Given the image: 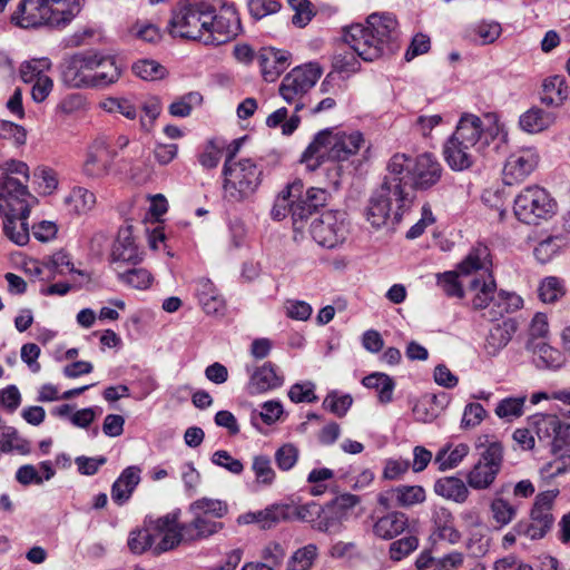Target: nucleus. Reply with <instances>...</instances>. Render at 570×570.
<instances>
[{
	"label": "nucleus",
	"mask_w": 570,
	"mask_h": 570,
	"mask_svg": "<svg viewBox=\"0 0 570 570\" xmlns=\"http://www.w3.org/2000/svg\"><path fill=\"white\" fill-rule=\"evenodd\" d=\"M213 21L204 37L205 45L220 46L238 36L242 30L239 17L233 6L227 7L223 12L217 13L213 4Z\"/></svg>",
	"instance_id": "obj_16"
},
{
	"label": "nucleus",
	"mask_w": 570,
	"mask_h": 570,
	"mask_svg": "<svg viewBox=\"0 0 570 570\" xmlns=\"http://www.w3.org/2000/svg\"><path fill=\"white\" fill-rule=\"evenodd\" d=\"M513 212L520 222L539 225L554 216L557 203L544 188L531 185L515 196Z\"/></svg>",
	"instance_id": "obj_8"
},
{
	"label": "nucleus",
	"mask_w": 570,
	"mask_h": 570,
	"mask_svg": "<svg viewBox=\"0 0 570 570\" xmlns=\"http://www.w3.org/2000/svg\"><path fill=\"white\" fill-rule=\"evenodd\" d=\"M490 266V250L483 244L474 246L459 264L461 276L466 278V292L472 296L474 309H483L490 303H495L497 284Z\"/></svg>",
	"instance_id": "obj_3"
},
{
	"label": "nucleus",
	"mask_w": 570,
	"mask_h": 570,
	"mask_svg": "<svg viewBox=\"0 0 570 570\" xmlns=\"http://www.w3.org/2000/svg\"><path fill=\"white\" fill-rule=\"evenodd\" d=\"M570 85L562 73L547 77L542 82L540 100L546 106L560 107L567 100Z\"/></svg>",
	"instance_id": "obj_29"
},
{
	"label": "nucleus",
	"mask_w": 570,
	"mask_h": 570,
	"mask_svg": "<svg viewBox=\"0 0 570 570\" xmlns=\"http://www.w3.org/2000/svg\"><path fill=\"white\" fill-rule=\"evenodd\" d=\"M114 158L115 153L110 149L106 139H96L89 147L87 158L83 163L85 175L91 178L106 176L109 173Z\"/></svg>",
	"instance_id": "obj_19"
},
{
	"label": "nucleus",
	"mask_w": 570,
	"mask_h": 570,
	"mask_svg": "<svg viewBox=\"0 0 570 570\" xmlns=\"http://www.w3.org/2000/svg\"><path fill=\"white\" fill-rule=\"evenodd\" d=\"M287 109L282 107L267 117L266 125L269 128H276L277 126L282 125V134L289 136L297 129L301 122V118L297 115H293L289 119H287Z\"/></svg>",
	"instance_id": "obj_50"
},
{
	"label": "nucleus",
	"mask_w": 570,
	"mask_h": 570,
	"mask_svg": "<svg viewBox=\"0 0 570 570\" xmlns=\"http://www.w3.org/2000/svg\"><path fill=\"white\" fill-rule=\"evenodd\" d=\"M155 530V553L159 554L175 549L181 542H189L185 538V525L179 523V511H174L151 521Z\"/></svg>",
	"instance_id": "obj_17"
},
{
	"label": "nucleus",
	"mask_w": 570,
	"mask_h": 570,
	"mask_svg": "<svg viewBox=\"0 0 570 570\" xmlns=\"http://www.w3.org/2000/svg\"><path fill=\"white\" fill-rule=\"evenodd\" d=\"M210 0H184L174 10L169 21L173 36L204 41L209 21H213Z\"/></svg>",
	"instance_id": "obj_6"
},
{
	"label": "nucleus",
	"mask_w": 570,
	"mask_h": 570,
	"mask_svg": "<svg viewBox=\"0 0 570 570\" xmlns=\"http://www.w3.org/2000/svg\"><path fill=\"white\" fill-rule=\"evenodd\" d=\"M362 383L367 389H374L377 391V396L381 403L386 404L392 401L394 381L391 376L385 373L375 372L362 380Z\"/></svg>",
	"instance_id": "obj_43"
},
{
	"label": "nucleus",
	"mask_w": 570,
	"mask_h": 570,
	"mask_svg": "<svg viewBox=\"0 0 570 570\" xmlns=\"http://www.w3.org/2000/svg\"><path fill=\"white\" fill-rule=\"evenodd\" d=\"M344 37L362 60L372 62L393 53L399 37L397 21L391 13H372L365 24L348 27Z\"/></svg>",
	"instance_id": "obj_2"
},
{
	"label": "nucleus",
	"mask_w": 570,
	"mask_h": 570,
	"mask_svg": "<svg viewBox=\"0 0 570 570\" xmlns=\"http://www.w3.org/2000/svg\"><path fill=\"white\" fill-rule=\"evenodd\" d=\"M141 470L131 465L126 468L111 488V499L117 504H122L131 497L134 490L140 482Z\"/></svg>",
	"instance_id": "obj_36"
},
{
	"label": "nucleus",
	"mask_w": 570,
	"mask_h": 570,
	"mask_svg": "<svg viewBox=\"0 0 570 570\" xmlns=\"http://www.w3.org/2000/svg\"><path fill=\"white\" fill-rule=\"evenodd\" d=\"M539 297L543 303H553L563 295V286L557 277H546L538 288Z\"/></svg>",
	"instance_id": "obj_59"
},
{
	"label": "nucleus",
	"mask_w": 570,
	"mask_h": 570,
	"mask_svg": "<svg viewBox=\"0 0 570 570\" xmlns=\"http://www.w3.org/2000/svg\"><path fill=\"white\" fill-rule=\"evenodd\" d=\"M556 122V115L539 107H532L519 118L520 128L529 134H538L549 129Z\"/></svg>",
	"instance_id": "obj_38"
},
{
	"label": "nucleus",
	"mask_w": 570,
	"mask_h": 570,
	"mask_svg": "<svg viewBox=\"0 0 570 570\" xmlns=\"http://www.w3.org/2000/svg\"><path fill=\"white\" fill-rule=\"evenodd\" d=\"M13 175H20L26 181L29 180V167L20 160L7 161L0 171V210L7 206H13L16 210L27 212V200L33 197L28 191L27 186Z\"/></svg>",
	"instance_id": "obj_10"
},
{
	"label": "nucleus",
	"mask_w": 570,
	"mask_h": 570,
	"mask_svg": "<svg viewBox=\"0 0 570 570\" xmlns=\"http://www.w3.org/2000/svg\"><path fill=\"white\" fill-rule=\"evenodd\" d=\"M490 511L492 519L501 528L511 523L518 514L517 505L503 498L493 499L490 504Z\"/></svg>",
	"instance_id": "obj_49"
},
{
	"label": "nucleus",
	"mask_w": 570,
	"mask_h": 570,
	"mask_svg": "<svg viewBox=\"0 0 570 570\" xmlns=\"http://www.w3.org/2000/svg\"><path fill=\"white\" fill-rule=\"evenodd\" d=\"M196 296L207 315L223 316L225 314V299L210 279L199 278L196 282Z\"/></svg>",
	"instance_id": "obj_26"
},
{
	"label": "nucleus",
	"mask_w": 570,
	"mask_h": 570,
	"mask_svg": "<svg viewBox=\"0 0 570 570\" xmlns=\"http://www.w3.org/2000/svg\"><path fill=\"white\" fill-rule=\"evenodd\" d=\"M324 134L325 132H317L302 155L301 161L305 164L308 171L317 170L324 164L325 159H327L326 150L323 148Z\"/></svg>",
	"instance_id": "obj_45"
},
{
	"label": "nucleus",
	"mask_w": 570,
	"mask_h": 570,
	"mask_svg": "<svg viewBox=\"0 0 570 570\" xmlns=\"http://www.w3.org/2000/svg\"><path fill=\"white\" fill-rule=\"evenodd\" d=\"M289 7L295 11L292 22L298 28H304L315 16L313 4L309 0H287Z\"/></svg>",
	"instance_id": "obj_57"
},
{
	"label": "nucleus",
	"mask_w": 570,
	"mask_h": 570,
	"mask_svg": "<svg viewBox=\"0 0 570 570\" xmlns=\"http://www.w3.org/2000/svg\"><path fill=\"white\" fill-rule=\"evenodd\" d=\"M289 507L285 504H274L263 510L261 529H271L282 521L289 518Z\"/></svg>",
	"instance_id": "obj_61"
},
{
	"label": "nucleus",
	"mask_w": 570,
	"mask_h": 570,
	"mask_svg": "<svg viewBox=\"0 0 570 570\" xmlns=\"http://www.w3.org/2000/svg\"><path fill=\"white\" fill-rule=\"evenodd\" d=\"M525 402V394L504 397L498 402L494 413L501 420L512 422L524 414Z\"/></svg>",
	"instance_id": "obj_41"
},
{
	"label": "nucleus",
	"mask_w": 570,
	"mask_h": 570,
	"mask_svg": "<svg viewBox=\"0 0 570 570\" xmlns=\"http://www.w3.org/2000/svg\"><path fill=\"white\" fill-rule=\"evenodd\" d=\"M256 59L262 71H285L293 62V55L285 49L263 47Z\"/></svg>",
	"instance_id": "obj_35"
},
{
	"label": "nucleus",
	"mask_w": 570,
	"mask_h": 570,
	"mask_svg": "<svg viewBox=\"0 0 570 570\" xmlns=\"http://www.w3.org/2000/svg\"><path fill=\"white\" fill-rule=\"evenodd\" d=\"M118 279L135 289H146L150 286L153 276L145 268H132L127 272H119Z\"/></svg>",
	"instance_id": "obj_53"
},
{
	"label": "nucleus",
	"mask_w": 570,
	"mask_h": 570,
	"mask_svg": "<svg viewBox=\"0 0 570 570\" xmlns=\"http://www.w3.org/2000/svg\"><path fill=\"white\" fill-rule=\"evenodd\" d=\"M284 383V376L272 362H265L256 367L249 377L248 390L250 393H264L278 389Z\"/></svg>",
	"instance_id": "obj_25"
},
{
	"label": "nucleus",
	"mask_w": 570,
	"mask_h": 570,
	"mask_svg": "<svg viewBox=\"0 0 570 570\" xmlns=\"http://www.w3.org/2000/svg\"><path fill=\"white\" fill-rule=\"evenodd\" d=\"M525 348L532 354V362L540 370L557 371L561 368L566 362L562 352L550 346L544 341L529 340L525 344Z\"/></svg>",
	"instance_id": "obj_22"
},
{
	"label": "nucleus",
	"mask_w": 570,
	"mask_h": 570,
	"mask_svg": "<svg viewBox=\"0 0 570 570\" xmlns=\"http://www.w3.org/2000/svg\"><path fill=\"white\" fill-rule=\"evenodd\" d=\"M390 179L400 186H410L415 190H428L435 186L442 176V165L438 158L424 153L416 157L397 153L387 164Z\"/></svg>",
	"instance_id": "obj_4"
},
{
	"label": "nucleus",
	"mask_w": 570,
	"mask_h": 570,
	"mask_svg": "<svg viewBox=\"0 0 570 570\" xmlns=\"http://www.w3.org/2000/svg\"><path fill=\"white\" fill-rule=\"evenodd\" d=\"M529 424L534 430L538 439L550 445L553 452L561 449L564 442L562 434L568 430V426H564L557 415L534 414L529 417Z\"/></svg>",
	"instance_id": "obj_18"
},
{
	"label": "nucleus",
	"mask_w": 570,
	"mask_h": 570,
	"mask_svg": "<svg viewBox=\"0 0 570 570\" xmlns=\"http://www.w3.org/2000/svg\"><path fill=\"white\" fill-rule=\"evenodd\" d=\"M425 500V490L421 485H401L381 494L379 502L384 507L394 501L396 505L410 507Z\"/></svg>",
	"instance_id": "obj_34"
},
{
	"label": "nucleus",
	"mask_w": 570,
	"mask_h": 570,
	"mask_svg": "<svg viewBox=\"0 0 570 570\" xmlns=\"http://www.w3.org/2000/svg\"><path fill=\"white\" fill-rule=\"evenodd\" d=\"M33 178L40 191L50 195L58 187L57 173L47 166H39L33 171Z\"/></svg>",
	"instance_id": "obj_56"
},
{
	"label": "nucleus",
	"mask_w": 570,
	"mask_h": 570,
	"mask_svg": "<svg viewBox=\"0 0 570 570\" xmlns=\"http://www.w3.org/2000/svg\"><path fill=\"white\" fill-rule=\"evenodd\" d=\"M97 68H114L121 71L125 68L114 56H100L95 52H79L66 59L67 71H83Z\"/></svg>",
	"instance_id": "obj_24"
},
{
	"label": "nucleus",
	"mask_w": 570,
	"mask_h": 570,
	"mask_svg": "<svg viewBox=\"0 0 570 570\" xmlns=\"http://www.w3.org/2000/svg\"><path fill=\"white\" fill-rule=\"evenodd\" d=\"M47 0H21L11 16V21L21 28L49 26V17L45 14Z\"/></svg>",
	"instance_id": "obj_21"
},
{
	"label": "nucleus",
	"mask_w": 570,
	"mask_h": 570,
	"mask_svg": "<svg viewBox=\"0 0 570 570\" xmlns=\"http://www.w3.org/2000/svg\"><path fill=\"white\" fill-rule=\"evenodd\" d=\"M491 547L489 529L478 518L471 523L465 548L471 556L480 558L485 556Z\"/></svg>",
	"instance_id": "obj_39"
},
{
	"label": "nucleus",
	"mask_w": 570,
	"mask_h": 570,
	"mask_svg": "<svg viewBox=\"0 0 570 570\" xmlns=\"http://www.w3.org/2000/svg\"><path fill=\"white\" fill-rule=\"evenodd\" d=\"M540 154L535 147H520L505 159L502 168V181L507 186L523 183L540 164Z\"/></svg>",
	"instance_id": "obj_15"
},
{
	"label": "nucleus",
	"mask_w": 570,
	"mask_h": 570,
	"mask_svg": "<svg viewBox=\"0 0 570 570\" xmlns=\"http://www.w3.org/2000/svg\"><path fill=\"white\" fill-rule=\"evenodd\" d=\"M309 232L320 246L336 248L348 235L346 214L340 210H325L312 220Z\"/></svg>",
	"instance_id": "obj_14"
},
{
	"label": "nucleus",
	"mask_w": 570,
	"mask_h": 570,
	"mask_svg": "<svg viewBox=\"0 0 570 570\" xmlns=\"http://www.w3.org/2000/svg\"><path fill=\"white\" fill-rule=\"evenodd\" d=\"M151 521H145L144 528L135 530L130 533L128 539V547L134 553H142L148 549H153L155 552L156 534L155 530L151 529Z\"/></svg>",
	"instance_id": "obj_44"
},
{
	"label": "nucleus",
	"mask_w": 570,
	"mask_h": 570,
	"mask_svg": "<svg viewBox=\"0 0 570 570\" xmlns=\"http://www.w3.org/2000/svg\"><path fill=\"white\" fill-rule=\"evenodd\" d=\"M0 450L3 453L17 451L22 455L30 453V443L13 426H0Z\"/></svg>",
	"instance_id": "obj_42"
},
{
	"label": "nucleus",
	"mask_w": 570,
	"mask_h": 570,
	"mask_svg": "<svg viewBox=\"0 0 570 570\" xmlns=\"http://www.w3.org/2000/svg\"><path fill=\"white\" fill-rule=\"evenodd\" d=\"M317 556V546L308 543L293 552L287 560L286 570H311Z\"/></svg>",
	"instance_id": "obj_47"
},
{
	"label": "nucleus",
	"mask_w": 570,
	"mask_h": 570,
	"mask_svg": "<svg viewBox=\"0 0 570 570\" xmlns=\"http://www.w3.org/2000/svg\"><path fill=\"white\" fill-rule=\"evenodd\" d=\"M223 176L224 199L242 203L256 191L262 180V170L250 158H242L232 165L229 160L224 161Z\"/></svg>",
	"instance_id": "obj_7"
},
{
	"label": "nucleus",
	"mask_w": 570,
	"mask_h": 570,
	"mask_svg": "<svg viewBox=\"0 0 570 570\" xmlns=\"http://www.w3.org/2000/svg\"><path fill=\"white\" fill-rule=\"evenodd\" d=\"M558 491L549 490L539 493L530 511L528 520L517 523V530L523 532L529 540H540L552 529L554 517L552 509Z\"/></svg>",
	"instance_id": "obj_11"
},
{
	"label": "nucleus",
	"mask_w": 570,
	"mask_h": 570,
	"mask_svg": "<svg viewBox=\"0 0 570 570\" xmlns=\"http://www.w3.org/2000/svg\"><path fill=\"white\" fill-rule=\"evenodd\" d=\"M438 285L452 297H463L466 291V278L462 277L459 268L456 272H446L438 276Z\"/></svg>",
	"instance_id": "obj_48"
},
{
	"label": "nucleus",
	"mask_w": 570,
	"mask_h": 570,
	"mask_svg": "<svg viewBox=\"0 0 570 570\" xmlns=\"http://www.w3.org/2000/svg\"><path fill=\"white\" fill-rule=\"evenodd\" d=\"M252 470L255 473L256 482L264 485H271L275 480V471L272 468V461L266 455H256L253 458Z\"/></svg>",
	"instance_id": "obj_54"
},
{
	"label": "nucleus",
	"mask_w": 570,
	"mask_h": 570,
	"mask_svg": "<svg viewBox=\"0 0 570 570\" xmlns=\"http://www.w3.org/2000/svg\"><path fill=\"white\" fill-rule=\"evenodd\" d=\"M47 9L45 14L49 17V27L65 28L81 9V0H47Z\"/></svg>",
	"instance_id": "obj_27"
},
{
	"label": "nucleus",
	"mask_w": 570,
	"mask_h": 570,
	"mask_svg": "<svg viewBox=\"0 0 570 570\" xmlns=\"http://www.w3.org/2000/svg\"><path fill=\"white\" fill-rule=\"evenodd\" d=\"M487 411L480 403H469L463 411L461 428L464 430L478 426L485 417Z\"/></svg>",
	"instance_id": "obj_64"
},
{
	"label": "nucleus",
	"mask_w": 570,
	"mask_h": 570,
	"mask_svg": "<svg viewBox=\"0 0 570 570\" xmlns=\"http://www.w3.org/2000/svg\"><path fill=\"white\" fill-rule=\"evenodd\" d=\"M470 448L465 443H459L454 446L445 445L439 450L435 455L434 464L440 471H446L456 468L469 454Z\"/></svg>",
	"instance_id": "obj_40"
},
{
	"label": "nucleus",
	"mask_w": 570,
	"mask_h": 570,
	"mask_svg": "<svg viewBox=\"0 0 570 570\" xmlns=\"http://www.w3.org/2000/svg\"><path fill=\"white\" fill-rule=\"evenodd\" d=\"M26 82H32L31 96L36 102H42L52 90L53 82L45 73H22Z\"/></svg>",
	"instance_id": "obj_51"
},
{
	"label": "nucleus",
	"mask_w": 570,
	"mask_h": 570,
	"mask_svg": "<svg viewBox=\"0 0 570 570\" xmlns=\"http://www.w3.org/2000/svg\"><path fill=\"white\" fill-rule=\"evenodd\" d=\"M205 507L207 508V512L214 515H225L228 511L227 503L218 499L200 498L191 502L188 511L193 515V519L184 523L185 538L190 542L207 539L223 529L222 522L204 518L206 511L202 509Z\"/></svg>",
	"instance_id": "obj_9"
},
{
	"label": "nucleus",
	"mask_w": 570,
	"mask_h": 570,
	"mask_svg": "<svg viewBox=\"0 0 570 570\" xmlns=\"http://www.w3.org/2000/svg\"><path fill=\"white\" fill-rule=\"evenodd\" d=\"M302 188L303 184L301 181H295L287 187L286 191L282 193L272 209L273 218L281 220L286 217L287 213L289 212L291 198H297L298 194L302 191Z\"/></svg>",
	"instance_id": "obj_52"
},
{
	"label": "nucleus",
	"mask_w": 570,
	"mask_h": 570,
	"mask_svg": "<svg viewBox=\"0 0 570 570\" xmlns=\"http://www.w3.org/2000/svg\"><path fill=\"white\" fill-rule=\"evenodd\" d=\"M355 50H344L334 55L332 60V71H357L358 60Z\"/></svg>",
	"instance_id": "obj_63"
},
{
	"label": "nucleus",
	"mask_w": 570,
	"mask_h": 570,
	"mask_svg": "<svg viewBox=\"0 0 570 570\" xmlns=\"http://www.w3.org/2000/svg\"><path fill=\"white\" fill-rule=\"evenodd\" d=\"M62 82L69 88L106 89L119 80V73H61Z\"/></svg>",
	"instance_id": "obj_31"
},
{
	"label": "nucleus",
	"mask_w": 570,
	"mask_h": 570,
	"mask_svg": "<svg viewBox=\"0 0 570 570\" xmlns=\"http://www.w3.org/2000/svg\"><path fill=\"white\" fill-rule=\"evenodd\" d=\"M523 299L514 294V293H507V292H500L497 295L494 307L498 308L493 313V318L497 317V315L502 316L505 313H512L518 311L522 307Z\"/></svg>",
	"instance_id": "obj_60"
},
{
	"label": "nucleus",
	"mask_w": 570,
	"mask_h": 570,
	"mask_svg": "<svg viewBox=\"0 0 570 570\" xmlns=\"http://www.w3.org/2000/svg\"><path fill=\"white\" fill-rule=\"evenodd\" d=\"M407 203H410L409 194L400 186V183L385 178L371 195L364 208V217L373 228L380 229L391 220L399 222L402 209Z\"/></svg>",
	"instance_id": "obj_5"
},
{
	"label": "nucleus",
	"mask_w": 570,
	"mask_h": 570,
	"mask_svg": "<svg viewBox=\"0 0 570 570\" xmlns=\"http://www.w3.org/2000/svg\"><path fill=\"white\" fill-rule=\"evenodd\" d=\"M432 535L446 541L450 544H456L461 541V532L454 525L452 512L443 505H434L431 513Z\"/></svg>",
	"instance_id": "obj_23"
},
{
	"label": "nucleus",
	"mask_w": 570,
	"mask_h": 570,
	"mask_svg": "<svg viewBox=\"0 0 570 570\" xmlns=\"http://www.w3.org/2000/svg\"><path fill=\"white\" fill-rule=\"evenodd\" d=\"M407 517L402 512H391L377 519L373 524V533L383 540H392L407 528Z\"/></svg>",
	"instance_id": "obj_37"
},
{
	"label": "nucleus",
	"mask_w": 570,
	"mask_h": 570,
	"mask_svg": "<svg viewBox=\"0 0 570 570\" xmlns=\"http://www.w3.org/2000/svg\"><path fill=\"white\" fill-rule=\"evenodd\" d=\"M317 81V73H286L279 86V95L292 104L303 97Z\"/></svg>",
	"instance_id": "obj_28"
},
{
	"label": "nucleus",
	"mask_w": 570,
	"mask_h": 570,
	"mask_svg": "<svg viewBox=\"0 0 570 570\" xmlns=\"http://www.w3.org/2000/svg\"><path fill=\"white\" fill-rule=\"evenodd\" d=\"M111 258L115 263L138 264L141 261L130 227H125L119 230L112 246Z\"/></svg>",
	"instance_id": "obj_33"
},
{
	"label": "nucleus",
	"mask_w": 570,
	"mask_h": 570,
	"mask_svg": "<svg viewBox=\"0 0 570 570\" xmlns=\"http://www.w3.org/2000/svg\"><path fill=\"white\" fill-rule=\"evenodd\" d=\"M469 488L468 482L454 475L440 478L433 485L435 494L458 504L468 501L470 497Z\"/></svg>",
	"instance_id": "obj_32"
},
{
	"label": "nucleus",
	"mask_w": 570,
	"mask_h": 570,
	"mask_svg": "<svg viewBox=\"0 0 570 570\" xmlns=\"http://www.w3.org/2000/svg\"><path fill=\"white\" fill-rule=\"evenodd\" d=\"M223 153V145L216 139H210L198 156V161L205 169L216 168Z\"/></svg>",
	"instance_id": "obj_58"
},
{
	"label": "nucleus",
	"mask_w": 570,
	"mask_h": 570,
	"mask_svg": "<svg viewBox=\"0 0 570 570\" xmlns=\"http://www.w3.org/2000/svg\"><path fill=\"white\" fill-rule=\"evenodd\" d=\"M320 132H325L323 135V148L326 150L327 160L333 163L347 160L356 155L364 144L363 135L360 131L346 132L336 128H326ZM325 170H333L335 176H338L341 167L331 164Z\"/></svg>",
	"instance_id": "obj_13"
},
{
	"label": "nucleus",
	"mask_w": 570,
	"mask_h": 570,
	"mask_svg": "<svg viewBox=\"0 0 570 570\" xmlns=\"http://www.w3.org/2000/svg\"><path fill=\"white\" fill-rule=\"evenodd\" d=\"M490 121L484 126L483 121L474 115H463L454 134L444 146V157L449 166L454 170H464L471 167L492 140L507 134L497 122L494 117H487Z\"/></svg>",
	"instance_id": "obj_1"
},
{
	"label": "nucleus",
	"mask_w": 570,
	"mask_h": 570,
	"mask_svg": "<svg viewBox=\"0 0 570 570\" xmlns=\"http://www.w3.org/2000/svg\"><path fill=\"white\" fill-rule=\"evenodd\" d=\"M517 328V323L512 318L494 324L485 337V352L491 356L498 355L509 344Z\"/></svg>",
	"instance_id": "obj_30"
},
{
	"label": "nucleus",
	"mask_w": 570,
	"mask_h": 570,
	"mask_svg": "<svg viewBox=\"0 0 570 570\" xmlns=\"http://www.w3.org/2000/svg\"><path fill=\"white\" fill-rule=\"evenodd\" d=\"M30 215V203L27 200V212L22 213L16 210L13 206H7L0 210V216L3 217V232L6 236L18 246H24L30 238L28 217Z\"/></svg>",
	"instance_id": "obj_20"
},
{
	"label": "nucleus",
	"mask_w": 570,
	"mask_h": 570,
	"mask_svg": "<svg viewBox=\"0 0 570 570\" xmlns=\"http://www.w3.org/2000/svg\"><path fill=\"white\" fill-rule=\"evenodd\" d=\"M353 403L350 394H338L333 391L323 401V407L338 417L344 416Z\"/></svg>",
	"instance_id": "obj_55"
},
{
	"label": "nucleus",
	"mask_w": 570,
	"mask_h": 570,
	"mask_svg": "<svg viewBox=\"0 0 570 570\" xmlns=\"http://www.w3.org/2000/svg\"><path fill=\"white\" fill-rule=\"evenodd\" d=\"M299 451L298 449L292 444L286 443L283 444L277 451L275 452V462L279 470L282 471H288L291 470L298 460Z\"/></svg>",
	"instance_id": "obj_62"
},
{
	"label": "nucleus",
	"mask_w": 570,
	"mask_h": 570,
	"mask_svg": "<svg viewBox=\"0 0 570 570\" xmlns=\"http://www.w3.org/2000/svg\"><path fill=\"white\" fill-rule=\"evenodd\" d=\"M65 204L70 212L85 214L94 208L96 204V196L92 191L86 188L76 187L65 198Z\"/></svg>",
	"instance_id": "obj_46"
},
{
	"label": "nucleus",
	"mask_w": 570,
	"mask_h": 570,
	"mask_svg": "<svg viewBox=\"0 0 570 570\" xmlns=\"http://www.w3.org/2000/svg\"><path fill=\"white\" fill-rule=\"evenodd\" d=\"M503 464V446L500 442H490L480 452L476 463L466 473L468 485L478 491L489 489L495 481Z\"/></svg>",
	"instance_id": "obj_12"
}]
</instances>
